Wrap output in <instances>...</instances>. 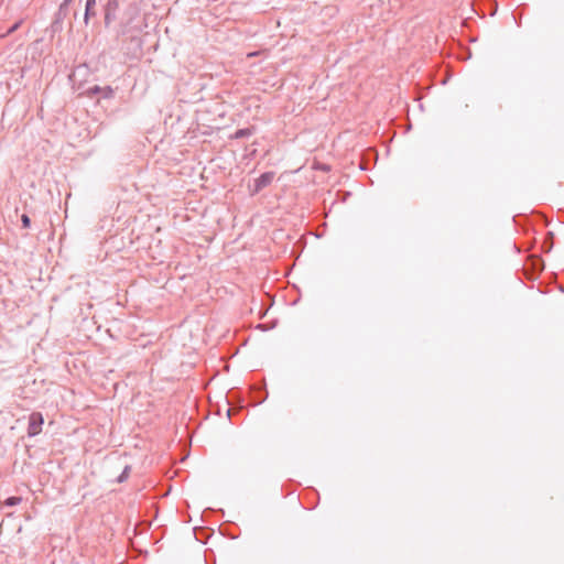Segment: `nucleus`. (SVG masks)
<instances>
[{"label": "nucleus", "instance_id": "f257e3e1", "mask_svg": "<svg viewBox=\"0 0 564 564\" xmlns=\"http://www.w3.org/2000/svg\"><path fill=\"white\" fill-rule=\"evenodd\" d=\"M188 78L182 79L178 85V93L184 95L186 101L197 102L204 100L203 90L208 80L207 76L196 73H187Z\"/></svg>", "mask_w": 564, "mask_h": 564}, {"label": "nucleus", "instance_id": "f03ea898", "mask_svg": "<svg viewBox=\"0 0 564 564\" xmlns=\"http://www.w3.org/2000/svg\"><path fill=\"white\" fill-rule=\"evenodd\" d=\"M127 14L129 15L121 23V33L123 35L132 34L134 31H139V26L134 25V20L139 17V9L135 4H130Z\"/></svg>", "mask_w": 564, "mask_h": 564}, {"label": "nucleus", "instance_id": "7ed1b4c3", "mask_svg": "<svg viewBox=\"0 0 564 564\" xmlns=\"http://www.w3.org/2000/svg\"><path fill=\"white\" fill-rule=\"evenodd\" d=\"M44 424V417L41 412H32L29 415V422H28V436L34 437L39 435L42 432V426Z\"/></svg>", "mask_w": 564, "mask_h": 564}, {"label": "nucleus", "instance_id": "20e7f679", "mask_svg": "<svg viewBox=\"0 0 564 564\" xmlns=\"http://www.w3.org/2000/svg\"><path fill=\"white\" fill-rule=\"evenodd\" d=\"M275 173L273 171H268L262 173L258 178L254 180L253 187L250 188V194L253 196L260 193L263 188L268 187L273 178Z\"/></svg>", "mask_w": 564, "mask_h": 564}, {"label": "nucleus", "instance_id": "39448f33", "mask_svg": "<svg viewBox=\"0 0 564 564\" xmlns=\"http://www.w3.org/2000/svg\"><path fill=\"white\" fill-rule=\"evenodd\" d=\"M256 132L254 127H248V128H241L236 130L231 135L230 139H246L251 137Z\"/></svg>", "mask_w": 564, "mask_h": 564}, {"label": "nucleus", "instance_id": "423d86ee", "mask_svg": "<svg viewBox=\"0 0 564 564\" xmlns=\"http://www.w3.org/2000/svg\"><path fill=\"white\" fill-rule=\"evenodd\" d=\"M104 91V97L107 98L112 94V89L107 86L105 88L99 87L98 85H94L87 89L88 95H97L99 93Z\"/></svg>", "mask_w": 564, "mask_h": 564}, {"label": "nucleus", "instance_id": "0eeeda50", "mask_svg": "<svg viewBox=\"0 0 564 564\" xmlns=\"http://www.w3.org/2000/svg\"><path fill=\"white\" fill-rule=\"evenodd\" d=\"M95 6H96V0H87L86 1L85 15H84V20H85L86 24L88 23V20L90 17L96 15Z\"/></svg>", "mask_w": 564, "mask_h": 564}, {"label": "nucleus", "instance_id": "6e6552de", "mask_svg": "<svg viewBox=\"0 0 564 564\" xmlns=\"http://www.w3.org/2000/svg\"><path fill=\"white\" fill-rule=\"evenodd\" d=\"M21 501H22V497L10 496L3 500H0V505H1V507H10L11 508V507H15V506L20 505Z\"/></svg>", "mask_w": 564, "mask_h": 564}, {"label": "nucleus", "instance_id": "1a4fd4ad", "mask_svg": "<svg viewBox=\"0 0 564 564\" xmlns=\"http://www.w3.org/2000/svg\"><path fill=\"white\" fill-rule=\"evenodd\" d=\"M130 470H131V467L129 465H127L123 468V470L121 471V474L116 478V482H118V484L124 482L129 477Z\"/></svg>", "mask_w": 564, "mask_h": 564}, {"label": "nucleus", "instance_id": "9d476101", "mask_svg": "<svg viewBox=\"0 0 564 564\" xmlns=\"http://www.w3.org/2000/svg\"><path fill=\"white\" fill-rule=\"evenodd\" d=\"M21 224H22V227L25 229L31 227V218L29 217L28 214L21 215Z\"/></svg>", "mask_w": 564, "mask_h": 564}, {"label": "nucleus", "instance_id": "9b49d317", "mask_svg": "<svg viewBox=\"0 0 564 564\" xmlns=\"http://www.w3.org/2000/svg\"><path fill=\"white\" fill-rule=\"evenodd\" d=\"M118 0H109L107 6H106V10H109L110 12H116V10L118 9Z\"/></svg>", "mask_w": 564, "mask_h": 564}, {"label": "nucleus", "instance_id": "f8f14e48", "mask_svg": "<svg viewBox=\"0 0 564 564\" xmlns=\"http://www.w3.org/2000/svg\"><path fill=\"white\" fill-rule=\"evenodd\" d=\"M21 24H22V20H20V21H18V22H15L11 28H9V30L7 31V33H6V34H3L2 36H7V35H9V34H11V33L15 32V31L21 26Z\"/></svg>", "mask_w": 564, "mask_h": 564}, {"label": "nucleus", "instance_id": "ddd939ff", "mask_svg": "<svg viewBox=\"0 0 564 564\" xmlns=\"http://www.w3.org/2000/svg\"><path fill=\"white\" fill-rule=\"evenodd\" d=\"M115 18V12H110L109 10H106L105 13V22L106 24H109V22Z\"/></svg>", "mask_w": 564, "mask_h": 564}, {"label": "nucleus", "instance_id": "4468645a", "mask_svg": "<svg viewBox=\"0 0 564 564\" xmlns=\"http://www.w3.org/2000/svg\"><path fill=\"white\" fill-rule=\"evenodd\" d=\"M449 78H451V74H449L448 76L444 77L443 79H441V80H440V84H441V85H446V84H447V82L449 80Z\"/></svg>", "mask_w": 564, "mask_h": 564}, {"label": "nucleus", "instance_id": "2eb2a0df", "mask_svg": "<svg viewBox=\"0 0 564 564\" xmlns=\"http://www.w3.org/2000/svg\"><path fill=\"white\" fill-rule=\"evenodd\" d=\"M73 0H64V2L61 4L59 9H64L65 7H67Z\"/></svg>", "mask_w": 564, "mask_h": 564}, {"label": "nucleus", "instance_id": "dca6fc26", "mask_svg": "<svg viewBox=\"0 0 564 564\" xmlns=\"http://www.w3.org/2000/svg\"><path fill=\"white\" fill-rule=\"evenodd\" d=\"M267 397H268V393L265 392V394L261 399L257 400L256 403L257 404L262 403L267 399Z\"/></svg>", "mask_w": 564, "mask_h": 564}, {"label": "nucleus", "instance_id": "f3484780", "mask_svg": "<svg viewBox=\"0 0 564 564\" xmlns=\"http://www.w3.org/2000/svg\"><path fill=\"white\" fill-rule=\"evenodd\" d=\"M551 248H552V246H549V245H546V243H544V246H543V250H544L545 252L551 251Z\"/></svg>", "mask_w": 564, "mask_h": 564}, {"label": "nucleus", "instance_id": "a211bd4d", "mask_svg": "<svg viewBox=\"0 0 564 564\" xmlns=\"http://www.w3.org/2000/svg\"><path fill=\"white\" fill-rule=\"evenodd\" d=\"M551 248H552V246H549V245H546V243H544V246H543V250H544L545 252L551 251Z\"/></svg>", "mask_w": 564, "mask_h": 564}, {"label": "nucleus", "instance_id": "6ab92c4d", "mask_svg": "<svg viewBox=\"0 0 564 564\" xmlns=\"http://www.w3.org/2000/svg\"><path fill=\"white\" fill-rule=\"evenodd\" d=\"M258 54H259L258 52L249 53V54H247V57H252V56H256Z\"/></svg>", "mask_w": 564, "mask_h": 564}, {"label": "nucleus", "instance_id": "aec40b11", "mask_svg": "<svg viewBox=\"0 0 564 564\" xmlns=\"http://www.w3.org/2000/svg\"><path fill=\"white\" fill-rule=\"evenodd\" d=\"M74 75H75V72L69 73V76H68L69 80H73Z\"/></svg>", "mask_w": 564, "mask_h": 564}, {"label": "nucleus", "instance_id": "412c9836", "mask_svg": "<svg viewBox=\"0 0 564 564\" xmlns=\"http://www.w3.org/2000/svg\"><path fill=\"white\" fill-rule=\"evenodd\" d=\"M321 170H323V171H328V166L323 165V166L321 167Z\"/></svg>", "mask_w": 564, "mask_h": 564}, {"label": "nucleus", "instance_id": "4be33fe9", "mask_svg": "<svg viewBox=\"0 0 564 564\" xmlns=\"http://www.w3.org/2000/svg\"><path fill=\"white\" fill-rule=\"evenodd\" d=\"M258 328L264 329L262 324H259Z\"/></svg>", "mask_w": 564, "mask_h": 564}]
</instances>
